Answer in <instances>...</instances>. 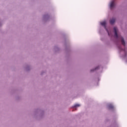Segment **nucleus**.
Masks as SVG:
<instances>
[{
	"instance_id": "obj_1",
	"label": "nucleus",
	"mask_w": 127,
	"mask_h": 127,
	"mask_svg": "<svg viewBox=\"0 0 127 127\" xmlns=\"http://www.w3.org/2000/svg\"><path fill=\"white\" fill-rule=\"evenodd\" d=\"M114 30L115 32V37H116V38H119V35H118V28L115 27L114 28Z\"/></svg>"
},
{
	"instance_id": "obj_2",
	"label": "nucleus",
	"mask_w": 127,
	"mask_h": 127,
	"mask_svg": "<svg viewBox=\"0 0 127 127\" xmlns=\"http://www.w3.org/2000/svg\"><path fill=\"white\" fill-rule=\"evenodd\" d=\"M115 7V0H112L110 3V8H113Z\"/></svg>"
},
{
	"instance_id": "obj_3",
	"label": "nucleus",
	"mask_w": 127,
	"mask_h": 127,
	"mask_svg": "<svg viewBox=\"0 0 127 127\" xmlns=\"http://www.w3.org/2000/svg\"><path fill=\"white\" fill-rule=\"evenodd\" d=\"M116 21V19L112 18L110 20V24H114L115 23V22Z\"/></svg>"
},
{
	"instance_id": "obj_4",
	"label": "nucleus",
	"mask_w": 127,
	"mask_h": 127,
	"mask_svg": "<svg viewBox=\"0 0 127 127\" xmlns=\"http://www.w3.org/2000/svg\"><path fill=\"white\" fill-rule=\"evenodd\" d=\"M121 39V42L123 44V45H124V46H126V43L125 42V40H124V38L122 37H120Z\"/></svg>"
},
{
	"instance_id": "obj_5",
	"label": "nucleus",
	"mask_w": 127,
	"mask_h": 127,
	"mask_svg": "<svg viewBox=\"0 0 127 127\" xmlns=\"http://www.w3.org/2000/svg\"><path fill=\"white\" fill-rule=\"evenodd\" d=\"M106 21H104L101 23V25H102L103 26H106Z\"/></svg>"
},
{
	"instance_id": "obj_6",
	"label": "nucleus",
	"mask_w": 127,
	"mask_h": 127,
	"mask_svg": "<svg viewBox=\"0 0 127 127\" xmlns=\"http://www.w3.org/2000/svg\"><path fill=\"white\" fill-rule=\"evenodd\" d=\"M109 109H113L114 108V106L113 105L110 104L108 106Z\"/></svg>"
},
{
	"instance_id": "obj_7",
	"label": "nucleus",
	"mask_w": 127,
	"mask_h": 127,
	"mask_svg": "<svg viewBox=\"0 0 127 127\" xmlns=\"http://www.w3.org/2000/svg\"><path fill=\"white\" fill-rule=\"evenodd\" d=\"M77 107H80V105L79 104H75L74 106V108H77Z\"/></svg>"
},
{
	"instance_id": "obj_8",
	"label": "nucleus",
	"mask_w": 127,
	"mask_h": 127,
	"mask_svg": "<svg viewBox=\"0 0 127 127\" xmlns=\"http://www.w3.org/2000/svg\"><path fill=\"white\" fill-rule=\"evenodd\" d=\"M97 68H95V70H96Z\"/></svg>"
},
{
	"instance_id": "obj_9",
	"label": "nucleus",
	"mask_w": 127,
	"mask_h": 127,
	"mask_svg": "<svg viewBox=\"0 0 127 127\" xmlns=\"http://www.w3.org/2000/svg\"><path fill=\"white\" fill-rule=\"evenodd\" d=\"M108 34H110L109 33H108Z\"/></svg>"
}]
</instances>
